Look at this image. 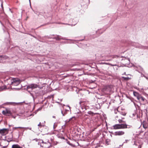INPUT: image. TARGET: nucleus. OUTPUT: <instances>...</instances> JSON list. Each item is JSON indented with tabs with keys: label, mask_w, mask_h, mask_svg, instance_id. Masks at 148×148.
<instances>
[{
	"label": "nucleus",
	"mask_w": 148,
	"mask_h": 148,
	"mask_svg": "<svg viewBox=\"0 0 148 148\" xmlns=\"http://www.w3.org/2000/svg\"><path fill=\"white\" fill-rule=\"evenodd\" d=\"M12 148H22L17 144H14L12 145Z\"/></svg>",
	"instance_id": "obj_18"
},
{
	"label": "nucleus",
	"mask_w": 148,
	"mask_h": 148,
	"mask_svg": "<svg viewBox=\"0 0 148 148\" xmlns=\"http://www.w3.org/2000/svg\"><path fill=\"white\" fill-rule=\"evenodd\" d=\"M113 129L116 130L123 129V124H116L113 126Z\"/></svg>",
	"instance_id": "obj_5"
},
{
	"label": "nucleus",
	"mask_w": 148,
	"mask_h": 148,
	"mask_svg": "<svg viewBox=\"0 0 148 148\" xmlns=\"http://www.w3.org/2000/svg\"><path fill=\"white\" fill-rule=\"evenodd\" d=\"M147 79V80H148V78L146 76H145V77H144Z\"/></svg>",
	"instance_id": "obj_40"
},
{
	"label": "nucleus",
	"mask_w": 148,
	"mask_h": 148,
	"mask_svg": "<svg viewBox=\"0 0 148 148\" xmlns=\"http://www.w3.org/2000/svg\"><path fill=\"white\" fill-rule=\"evenodd\" d=\"M118 56L116 55H114L113 56V58H118Z\"/></svg>",
	"instance_id": "obj_33"
},
{
	"label": "nucleus",
	"mask_w": 148,
	"mask_h": 148,
	"mask_svg": "<svg viewBox=\"0 0 148 148\" xmlns=\"http://www.w3.org/2000/svg\"><path fill=\"white\" fill-rule=\"evenodd\" d=\"M52 35H50L49 36H45V37L48 38H53V37H52Z\"/></svg>",
	"instance_id": "obj_22"
},
{
	"label": "nucleus",
	"mask_w": 148,
	"mask_h": 148,
	"mask_svg": "<svg viewBox=\"0 0 148 148\" xmlns=\"http://www.w3.org/2000/svg\"><path fill=\"white\" fill-rule=\"evenodd\" d=\"M67 106L69 107V110L66 109L64 111L61 110V113L63 116H65L66 114H67L68 112L69 111V110H70V107L68 105Z\"/></svg>",
	"instance_id": "obj_11"
},
{
	"label": "nucleus",
	"mask_w": 148,
	"mask_h": 148,
	"mask_svg": "<svg viewBox=\"0 0 148 148\" xmlns=\"http://www.w3.org/2000/svg\"><path fill=\"white\" fill-rule=\"evenodd\" d=\"M110 140L109 139H107L106 140V143L107 145L109 144V143L110 142Z\"/></svg>",
	"instance_id": "obj_20"
},
{
	"label": "nucleus",
	"mask_w": 148,
	"mask_h": 148,
	"mask_svg": "<svg viewBox=\"0 0 148 148\" xmlns=\"http://www.w3.org/2000/svg\"><path fill=\"white\" fill-rule=\"evenodd\" d=\"M56 37H55L53 38V39H55L56 40H68V39L66 38H65L62 37L59 35H57Z\"/></svg>",
	"instance_id": "obj_9"
},
{
	"label": "nucleus",
	"mask_w": 148,
	"mask_h": 148,
	"mask_svg": "<svg viewBox=\"0 0 148 148\" xmlns=\"http://www.w3.org/2000/svg\"><path fill=\"white\" fill-rule=\"evenodd\" d=\"M131 127V125H128L126 124H123V129L130 128Z\"/></svg>",
	"instance_id": "obj_15"
},
{
	"label": "nucleus",
	"mask_w": 148,
	"mask_h": 148,
	"mask_svg": "<svg viewBox=\"0 0 148 148\" xmlns=\"http://www.w3.org/2000/svg\"><path fill=\"white\" fill-rule=\"evenodd\" d=\"M9 80L11 81V87L12 86H17L20 83V80L18 78H10ZM9 80L8 79V80Z\"/></svg>",
	"instance_id": "obj_3"
},
{
	"label": "nucleus",
	"mask_w": 148,
	"mask_h": 148,
	"mask_svg": "<svg viewBox=\"0 0 148 148\" xmlns=\"http://www.w3.org/2000/svg\"><path fill=\"white\" fill-rule=\"evenodd\" d=\"M4 89L3 87H0V91H1L3 90Z\"/></svg>",
	"instance_id": "obj_29"
},
{
	"label": "nucleus",
	"mask_w": 148,
	"mask_h": 148,
	"mask_svg": "<svg viewBox=\"0 0 148 148\" xmlns=\"http://www.w3.org/2000/svg\"><path fill=\"white\" fill-rule=\"evenodd\" d=\"M82 109L83 110H84V109L85 110H86V109L85 108V107H82ZM84 110H83V112H84Z\"/></svg>",
	"instance_id": "obj_31"
},
{
	"label": "nucleus",
	"mask_w": 148,
	"mask_h": 148,
	"mask_svg": "<svg viewBox=\"0 0 148 148\" xmlns=\"http://www.w3.org/2000/svg\"><path fill=\"white\" fill-rule=\"evenodd\" d=\"M128 141V140H125V142H126V143H127V141Z\"/></svg>",
	"instance_id": "obj_43"
},
{
	"label": "nucleus",
	"mask_w": 148,
	"mask_h": 148,
	"mask_svg": "<svg viewBox=\"0 0 148 148\" xmlns=\"http://www.w3.org/2000/svg\"><path fill=\"white\" fill-rule=\"evenodd\" d=\"M3 30L4 32H5V30L4 29H3Z\"/></svg>",
	"instance_id": "obj_51"
},
{
	"label": "nucleus",
	"mask_w": 148,
	"mask_h": 148,
	"mask_svg": "<svg viewBox=\"0 0 148 148\" xmlns=\"http://www.w3.org/2000/svg\"><path fill=\"white\" fill-rule=\"evenodd\" d=\"M53 118H55V116H53Z\"/></svg>",
	"instance_id": "obj_49"
},
{
	"label": "nucleus",
	"mask_w": 148,
	"mask_h": 148,
	"mask_svg": "<svg viewBox=\"0 0 148 148\" xmlns=\"http://www.w3.org/2000/svg\"><path fill=\"white\" fill-rule=\"evenodd\" d=\"M89 82L90 83H92L94 82V81H93L92 80H90Z\"/></svg>",
	"instance_id": "obj_38"
},
{
	"label": "nucleus",
	"mask_w": 148,
	"mask_h": 148,
	"mask_svg": "<svg viewBox=\"0 0 148 148\" xmlns=\"http://www.w3.org/2000/svg\"><path fill=\"white\" fill-rule=\"evenodd\" d=\"M43 107V106L42 105V106H41L40 108H39L38 109V111L41 110Z\"/></svg>",
	"instance_id": "obj_25"
},
{
	"label": "nucleus",
	"mask_w": 148,
	"mask_h": 148,
	"mask_svg": "<svg viewBox=\"0 0 148 148\" xmlns=\"http://www.w3.org/2000/svg\"><path fill=\"white\" fill-rule=\"evenodd\" d=\"M112 134L115 136H121L125 134V132L122 131H118L115 132Z\"/></svg>",
	"instance_id": "obj_6"
},
{
	"label": "nucleus",
	"mask_w": 148,
	"mask_h": 148,
	"mask_svg": "<svg viewBox=\"0 0 148 148\" xmlns=\"http://www.w3.org/2000/svg\"><path fill=\"white\" fill-rule=\"evenodd\" d=\"M67 140V143L70 145H72V144L70 143L69 141H68L67 139L66 140Z\"/></svg>",
	"instance_id": "obj_27"
},
{
	"label": "nucleus",
	"mask_w": 148,
	"mask_h": 148,
	"mask_svg": "<svg viewBox=\"0 0 148 148\" xmlns=\"http://www.w3.org/2000/svg\"><path fill=\"white\" fill-rule=\"evenodd\" d=\"M141 99V100H142L143 101H144L145 100V98L143 97L141 95L140 97V100Z\"/></svg>",
	"instance_id": "obj_23"
},
{
	"label": "nucleus",
	"mask_w": 148,
	"mask_h": 148,
	"mask_svg": "<svg viewBox=\"0 0 148 148\" xmlns=\"http://www.w3.org/2000/svg\"><path fill=\"white\" fill-rule=\"evenodd\" d=\"M81 102H79V103H80V104H81Z\"/></svg>",
	"instance_id": "obj_50"
},
{
	"label": "nucleus",
	"mask_w": 148,
	"mask_h": 148,
	"mask_svg": "<svg viewBox=\"0 0 148 148\" xmlns=\"http://www.w3.org/2000/svg\"><path fill=\"white\" fill-rule=\"evenodd\" d=\"M119 112L121 115H123V116H125L126 114V113L124 112Z\"/></svg>",
	"instance_id": "obj_24"
},
{
	"label": "nucleus",
	"mask_w": 148,
	"mask_h": 148,
	"mask_svg": "<svg viewBox=\"0 0 148 148\" xmlns=\"http://www.w3.org/2000/svg\"><path fill=\"white\" fill-rule=\"evenodd\" d=\"M7 131L6 129H3L0 130V134L2 135H4L6 131Z\"/></svg>",
	"instance_id": "obj_16"
},
{
	"label": "nucleus",
	"mask_w": 148,
	"mask_h": 148,
	"mask_svg": "<svg viewBox=\"0 0 148 148\" xmlns=\"http://www.w3.org/2000/svg\"><path fill=\"white\" fill-rule=\"evenodd\" d=\"M38 146H40L45 148H49L51 146L50 143L49 142L44 143L42 140L38 139Z\"/></svg>",
	"instance_id": "obj_2"
},
{
	"label": "nucleus",
	"mask_w": 148,
	"mask_h": 148,
	"mask_svg": "<svg viewBox=\"0 0 148 148\" xmlns=\"http://www.w3.org/2000/svg\"><path fill=\"white\" fill-rule=\"evenodd\" d=\"M83 40H84V39H82V40H79L80 41H82Z\"/></svg>",
	"instance_id": "obj_47"
},
{
	"label": "nucleus",
	"mask_w": 148,
	"mask_h": 148,
	"mask_svg": "<svg viewBox=\"0 0 148 148\" xmlns=\"http://www.w3.org/2000/svg\"><path fill=\"white\" fill-rule=\"evenodd\" d=\"M22 127H13V129H16V128H22Z\"/></svg>",
	"instance_id": "obj_28"
},
{
	"label": "nucleus",
	"mask_w": 148,
	"mask_h": 148,
	"mask_svg": "<svg viewBox=\"0 0 148 148\" xmlns=\"http://www.w3.org/2000/svg\"><path fill=\"white\" fill-rule=\"evenodd\" d=\"M122 78H123L124 80H129L130 78L128 77H122Z\"/></svg>",
	"instance_id": "obj_21"
},
{
	"label": "nucleus",
	"mask_w": 148,
	"mask_h": 148,
	"mask_svg": "<svg viewBox=\"0 0 148 148\" xmlns=\"http://www.w3.org/2000/svg\"><path fill=\"white\" fill-rule=\"evenodd\" d=\"M8 57L5 56H0V63L2 62L1 59H7Z\"/></svg>",
	"instance_id": "obj_17"
},
{
	"label": "nucleus",
	"mask_w": 148,
	"mask_h": 148,
	"mask_svg": "<svg viewBox=\"0 0 148 148\" xmlns=\"http://www.w3.org/2000/svg\"><path fill=\"white\" fill-rule=\"evenodd\" d=\"M145 75H144L142 73H141V76L142 77H145Z\"/></svg>",
	"instance_id": "obj_36"
},
{
	"label": "nucleus",
	"mask_w": 148,
	"mask_h": 148,
	"mask_svg": "<svg viewBox=\"0 0 148 148\" xmlns=\"http://www.w3.org/2000/svg\"><path fill=\"white\" fill-rule=\"evenodd\" d=\"M3 114L7 116H10L12 115V114L11 113V112L9 110H6L5 111H3L2 112Z\"/></svg>",
	"instance_id": "obj_10"
},
{
	"label": "nucleus",
	"mask_w": 148,
	"mask_h": 148,
	"mask_svg": "<svg viewBox=\"0 0 148 148\" xmlns=\"http://www.w3.org/2000/svg\"><path fill=\"white\" fill-rule=\"evenodd\" d=\"M34 36V37H35V38H36V37H35L34 36Z\"/></svg>",
	"instance_id": "obj_52"
},
{
	"label": "nucleus",
	"mask_w": 148,
	"mask_h": 148,
	"mask_svg": "<svg viewBox=\"0 0 148 148\" xmlns=\"http://www.w3.org/2000/svg\"><path fill=\"white\" fill-rule=\"evenodd\" d=\"M133 95L134 96L136 97L138 100H140V97L141 96V95L138 92L136 91L133 92Z\"/></svg>",
	"instance_id": "obj_12"
},
{
	"label": "nucleus",
	"mask_w": 148,
	"mask_h": 148,
	"mask_svg": "<svg viewBox=\"0 0 148 148\" xmlns=\"http://www.w3.org/2000/svg\"><path fill=\"white\" fill-rule=\"evenodd\" d=\"M76 24H76H72V26H74V25H75Z\"/></svg>",
	"instance_id": "obj_45"
},
{
	"label": "nucleus",
	"mask_w": 148,
	"mask_h": 148,
	"mask_svg": "<svg viewBox=\"0 0 148 148\" xmlns=\"http://www.w3.org/2000/svg\"><path fill=\"white\" fill-rule=\"evenodd\" d=\"M46 85V84H43L42 86H39V84L38 85V88H39L38 90V96L44 95L47 92L46 90L45 89L47 87Z\"/></svg>",
	"instance_id": "obj_1"
},
{
	"label": "nucleus",
	"mask_w": 148,
	"mask_h": 148,
	"mask_svg": "<svg viewBox=\"0 0 148 148\" xmlns=\"http://www.w3.org/2000/svg\"><path fill=\"white\" fill-rule=\"evenodd\" d=\"M134 145H136L135 143H134Z\"/></svg>",
	"instance_id": "obj_53"
},
{
	"label": "nucleus",
	"mask_w": 148,
	"mask_h": 148,
	"mask_svg": "<svg viewBox=\"0 0 148 148\" xmlns=\"http://www.w3.org/2000/svg\"><path fill=\"white\" fill-rule=\"evenodd\" d=\"M122 75H126V72H125L124 73L122 74Z\"/></svg>",
	"instance_id": "obj_42"
},
{
	"label": "nucleus",
	"mask_w": 148,
	"mask_h": 148,
	"mask_svg": "<svg viewBox=\"0 0 148 148\" xmlns=\"http://www.w3.org/2000/svg\"><path fill=\"white\" fill-rule=\"evenodd\" d=\"M20 88H13L14 89H15L17 90H19Z\"/></svg>",
	"instance_id": "obj_35"
},
{
	"label": "nucleus",
	"mask_w": 148,
	"mask_h": 148,
	"mask_svg": "<svg viewBox=\"0 0 148 148\" xmlns=\"http://www.w3.org/2000/svg\"><path fill=\"white\" fill-rule=\"evenodd\" d=\"M131 45L132 46H134L136 48H138L141 49H147L146 47L142 46L137 42H132Z\"/></svg>",
	"instance_id": "obj_4"
},
{
	"label": "nucleus",
	"mask_w": 148,
	"mask_h": 148,
	"mask_svg": "<svg viewBox=\"0 0 148 148\" xmlns=\"http://www.w3.org/2000/svg\"><path fill=\"white\" fill-rule=\"evenodd\" d=\"M118 121L119 123H121L123 122V121L121 119H119Z\"/></svg>",
	"instance_id": "obj_30"
},
{
	"label": "nucleus",
	"mask_w": 148,
	"mask_h": 148,
	"mask_svg": "<svg viewBox=\"0 0 148 148\" xmlns=\"http://www.w3.org/2000/svg\"><path fill=\"white\" fill-rule=\"evenodd\" d=\"M103 63V64H107V65H109L112 66H117V65L116 64H112L111 63H108L104 62V63Z\"/></svg>",
	"instance_id": "obj_19"
},
{
	"label": "nucleus",
	"mask_w": 148,
	"mask_h": 148,
	"mask_svg": "<svg viewBox=\"0 0 148 148\" xmlns=\"http://www.w3.org/2000/svg\"><path fill=\"white\" fill-rule=\"evenodd\" d=\"M45 121L44 122V123H41L40 122L39 123L38 125V129H39V131L40 132H42V128L45 126L44 123Z\"/></svg>",
	"instance_id": "obj_7"
},
{
	"label": "nucleus",
	"mask_w": 148,
	"mask_h": 148,
	"mask_svg": "<svg viewBox=\"0 0 148 148\" xmlns=\"http://www.w3.org/2000/svg\"><path fill=\"white\" fill-rule=\"evenodd\" d=\"M87 113L88 114L90 115H93V113L91 111H88Z\"/></svg>",
	"instance_id": "obj_26"
},
{
	"label": "nucleus",
	"mask_w": 148,
	"mask_h": 148,
	"mask_svg": "<svg viewBox=\"0 0 148 148\" xmlns=\"http://www.w3.org/2000/svg\"><path fill=\"white\" fill-rule=\"evenodd\" d=\"M35 140L36 141H37V138H35L33 140Z\"/></svg>",
	"instance_id": "obj_41"
},
{
	"label": "nucleus",
	"mask_w": 148,
	"mask_h": 148,
	"mask_svg": "<svg viewBox=\"0 0 148 148\" xmlns=\"http://www.w3.org/2000/svg\"><path fill=\"white\" fill-rule=\"evenodd\" d=\"M61 138L63 139H64V137H62Z\"/></svg>",
	"instance_id": "obj_44"
},
{
	"label": "nucleus",
	"mask_w": 148,
	"mask_h": 148,
	"mask_svg": "<svg viewBox=\"0 0 148 148\" xmlns=\"http://www.w3.org/2000/svg\"><path fill=\"white\" fill-rule=\"evenodd\" d=\"M122 119H124V118H123Z\"/></svg>",
	"instance_id": "obj_54"
},
{
	"label": "nucleus",
	"mask_w": 148,
	"mask_h": 148,
	"mask_svg": "<svg viewBox=\"0 0 148 148\" xmlns=\"http://www.w3.org/2000/svg\"><path fill=\"white\" fill-rule=\"evenodd\" d=\"M73 118H74L75 119V117L74 116L73 117L71 118H70L69 119V121H70Z\"/></svg>",
	"instance_id": "obj_34"
},
{
	"label": "nucleus",
	"mask_w": 148,
	"mask_h": 148,
	"mask_svg": "<svg viewBox=\"0 0 148 148\" xmlns=\"http://www.w3.org/2000/svg\"><path fill=\"white\" fill-rule=\"evenodd\" d=\"M142 125L143 126V127L145 129L147 128L148 126V124L146 123V122L144 121L142 123Z\"/></svg>",
	"instance_id": "obj_14"
},
{
	"label": "nucleus",
	"mask_w": 148,
	"mask_h": 148,
	"mask_svg": "<svg viewBox=\"0 0 148 148\" xmlns=\"http://www.w3.org/2000/svg\"><path fill=\"white\" fill-rule=\"evenodd\" d=\"M117 112H118V110H117V112H116L115 111V114H117Z\"/></svg>",
	"instance_id": "obj_46"
},
{
	"label": "nucleus",
	"mask_w": 148,
	"mask_h": 148,
	"mask_svg": "<svg viewBox=\"0 0 148 148\" xmlns=\"http://www.w3.org/2000/svg\"><path fill=\"white\" fill-rule=\"evenodd\" d=\"M6 103H8V104H12L13 103H14V102H7Z\"/></svg>",
	"instance_id": "obj_32"
},
{
	"label": "nucleus",
	"mask_w": 148,
	"mask_h": 148,
	"mask_svg": "<svg viewBox=\"0 0 148 148\" xmlns=\"http://www.w3.org/2000/svg\"><path fill=\"white\" fill-rule=\"evenodd\" d=\"M1 8L3 10V2L1 4Z\"/></svg>",
	"instance_id": "obj_37"
},
{
	"label": "nucleus",
	"mask_w": 148,
	"mask_h": 148,
	"mask_svg": "<svg viewBox=\"0 0 148 148\" xmlns=\"http://www.w3.org/2000/svg\"><path fill=\"white\" fill-rule=\"evenodd\" d=\"M35 94H36V92H35Z\"/></svg>",
	"instance_id": "obj_48"
},
{
	"label": "nucleus",
	"mask_w": 148,
	"mask_h": 148,
	"mask_svg": "<svg viewBox=\"0 0 148 148\" xmlns=\"http://www.w3.org/2000/svg\"><path fill=\"white\" fill-rule=\"evenodd\" d=\"M7 139H8L10 141H11L13 138V135L12 133V132H11L10 133L9 135L7 136Z\"/></svg>",
	"instance_id": "obj_13"
},
{
	"label": "nucleus",
	"mask_w": 148,
	"mask_h": 148,
	"mask_svg": "<svg viewBox=\"0 0 148 148\" xmlns=\"http://www.w3.org/2000/svg\"><path fill=\"white\" fill-rule=\"evenodd\" d=\"M37 87V85L34 84H32L30 85H28L27 87V89L31 88L32 90H33L35 88H36Z\"/></svg>",
	"instance_id": "obj_8"
},
{
	"label": "nucleus",
	"mask_w": 148,
	"mask_h": 148,
	"mask_svg": "<svg viewBox=\"0 0 148 148\" xmlns=\"http://www.w3.org/2000/svg\"><path fill=\"white\" fill-rule=\"evenodd\" d=\"M31 129L32 128L31 127H27V128H26V129H29L30 130H31Z\"/></svg>",
	"instance_id": "obj_39"
},
{
	"label": "nucleus",
	"mask_w": 148,
	"mask_h": 148,
	"mask_svg": "<svg viewBox=\"0 0 148 148\" xmlns=\"http://www.w3.org/2000/svg\"><path fill=\"white\" fill-rule=\"evenodd\" d=\"M29 2H30V0H29Z\"/></svg>",
	"instance_id": "obj_55"
}]
</instances>
